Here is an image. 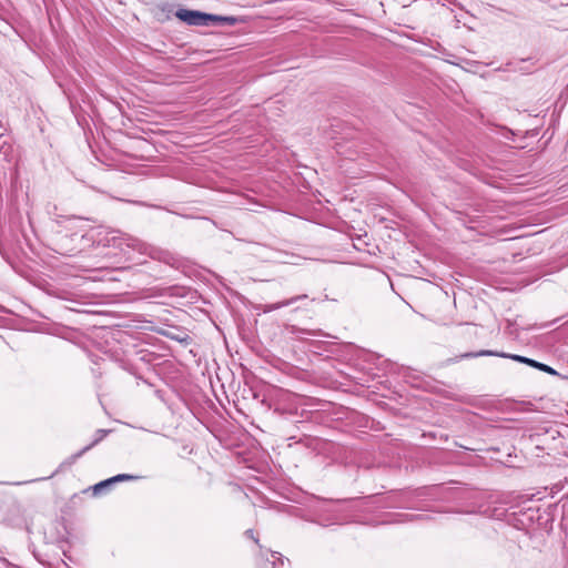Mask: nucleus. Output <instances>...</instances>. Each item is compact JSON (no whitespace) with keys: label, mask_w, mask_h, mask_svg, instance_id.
<instances>
[{"label":"nucleus","mask_w":568,"mask_h":568,"mask_svg":"<svg viewBox=\"0 0 568 568\" xmlns=\"http://www.w3.org/2000/svg\"><path fill=\"white\" fill-rule=\"evenodd\" d=\"M112 240H113V245L119 246V247H121L122 244L125 243V245L128 247H132L133 250H138V251H143V248L145 246V244L143 242H141L140 240H138L135 237L129 236V235H124V236H120V237L113 236Z\"/></svg>","instance_id":"obj_4"},{"label":"nucleus","mask_w":568,"mask_h":568,"mask_svg":"<svg viewBox=\"0 0 568 568\" xmlns=\"http://www.w3.org/2000/svg\"><path fill=\"white\" fill-rule=\"evenodd\" d=\"M217 19L213 21L212 24H227V26H234L237 21L234 17H223V16H216Z\"/></svg>","instance_id":"obj_7"},{"label":"nucleus","mask_w":568,"mask_h":568,"mask_svg":"<svg viewBox=\"0 0 568 568\" xmlns=\"http://www.w3.org/2000/svg\"><path fill=\"white\" fill-rule=\"evenodd\" d=\"M307 298H308V295H306V294L296 295L291 298L284 300L282 302L265 305L264 312H273L281 307L290 306L298 301H303V300H307Z\"/></svg>","instance_id":"obj_5"},{"label":"nucleus","mask_w":568,"mask_h":568,"mask_svg":"<svg viewBox=\"0 0 568 568\" xmlns=\"http://www.w3.org/2000/svg\"><path fill=\"white\" fill-rule=\"evenodd\" d=\"M478 356H499V357H505V358H511L513 361H516V362H519V363H524L528 366H531L534 368H537L541 372H545L549 375H554V376H557L559 375L558 372L556 369H554L552 367L544 364V363H540V362H537L532 358H528V357H525V356H521V355H514V354H506V353H498V352H494V351H480V352H477V353H465L463 354L460 357L462 358H469V357H478Z\"/></svg>","instance_id":"obj_1"},{"label":"nucleus","mask_w":568,"mask_h":568,"mask_svg":"<svg viewBox=\"0 0 568 568\" xmlns=\"http://www.w3.org/2000/svg\"><path fill=\"white\" fill-rule=\"evenodd\" d=\"M110 430L108 429H98L94 434V439L92 440V443H90L89 445H87L85 447H83L80 452H78L77 454L72 455L70 457V463H74L77 459H79L81 456H83L87 452H89L90 449H92L95 445H98L100 442H102L104 439V437L109 434Z\"/></svg>","instance_id":"obj_3"},{"label":"nucleus","mask_w":568,"mask_h":568,"mask_svg":"<svg viewBox=\"0 0 568 568\" xmlns=\"http://www.w3.org/2000/svg\"><path fill=\"white\" fill-rule=\"evenodd\" d=\"M134 478H135L134 476L128 475V474H119L116 476L111 477L113 484L119 483V481H124V480H132Z\"/></svg>","instance_id":"obj_8"},{"label":"nucleus","mask_w":568,"mask_h":568,"mask_svg":"<svg viewBox=\"0 0 568 568\" xmlns=\"http://www.w3.org/2000/svg\"><path fill=\"white\" fill-rule=\"evenodd\" d=\"M112 485H113V481L111 478L102 480L93 486V494L100 495L103 490H105L106 488H109Z\"/></svg>","instance_id":"obj_6"},{"label":"nucleus","mask_w":568,"mask_h":568,"mask_svg":"<svg viewBox=\"0 0 568 568\" xmlns=\"http://www.w3.org/2000/svg\"><path fill=\"white\" fill-rule=\"evenodd\" d=\"M245 534L247 537L254 539L257 542V539L254 538V531L252 529H247Z\"/></svg>","instance_id":"obj_9"},{"label":"nucleus","mask_w":568,"mask_h":568,"mask_svg":"<svg viewBox=\"0 0 568 568\" xmlns=\"http://www.w3.org/2000/svg\"><path fill=\"white\" fill-rule=\"evenodd\" d=\"M175 17L189 26H211L216 14H210L196 10L179 9Z\"/></svg>","instance_id":"obj_2"}]
</instances>
